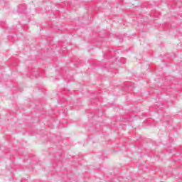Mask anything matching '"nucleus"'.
I'll return each instance as SVG.
<instances>
[{
	"label": "nucleus",
	"mask_w": 182,
	"mask_h": 182,
	"mask_svg": "<svg viewBox=\"0 0 182 182\" xmlns=\"http://www.w3.org/2000/svg\"><path fill=\"white\" fill-rule=\"evenodd\" d=\"M26 11V5L25 4H20L18 6V12H25Z\"/></svg>",
	"instance_id": "nucleus-1"
},
{
	"label": "nucleus",
	"mask_w": 182,
	"mask_h": 182,
	"mask_svg": "<svg viewBox=\"0 0 182 182\" xmlns=\"http://www.w3.org/2000/svg\"><path fill=\"white\" fill-rule=\"evenodd\" d=\"M91 102L92 103H96V102H97V98H95V100H93Z\"/></svg>",
	"instance_id": "nucleus-2"
}]
</instances>
